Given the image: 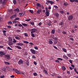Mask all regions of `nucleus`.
<instances>
[{
	"label": "nucleus",
	"mask_w": 78,
	"mask_h": 78,
	"mask_svg": "<svg viewBox=\"0 0 78 78\" xmlns=\"http://www.w3.org/2000/svg\"><path fill=\"white\" fill-rule=\"evenodd\" d=\"M30 31H31V33L33 34V33H35L36 31H37V30L36 29H31Z\"/></svg>",
	"instance_id": "1"
},
{
	"label": "nucleus",
	"mask_w": 78,
	"mask_h": 78,
	"mask_svg": "<svg viewBox=\"0 0 78 78\" xmlns=\"http://www.w3.org/2000/svg\"><path fill=\"white\" fill-rule=\"evenodd\" d=\"M19 65H21V64H23V60L22 59H20L18 62Z\"/></svg>",
	"instance_id": "2"
},
{
	"label": "nucleus",
	"mask_w": 78,
	"mask_h": 78,
	"mask_svg": "<svg viewBox=\"0 0 78 78\" xmlns=\"http://www.w3.org/2000/svg\"><path fill=\"white\" fill-rule=\"evenodd\" d=\"M6 55V53L4 52V51H0V56L1 57H2L3 55Z\"/></svg>",
	"instance_id": "3"
},
{
	"label": "nucleus",
	"mask_w": 78,
	"mask_h": 78,
	"mask_svg": "<svg viewBox=\"0 0 78 78\" xmlns=\"http://www.w3.org/2000/svg\"><path fill=\"white\" fill-rule=\"evenodd\" d=\"M4 58L7 59H10V55H5L4 56Z\"/></svg>",
	"instance_id": "4"
},
{
	"label": "nucleus",
	"mask_w": 78,
	"mask_h": 78,
	"mask_svg": "<svg viewBox=\"0 0 78 78\" xmlns=\"http://www.w3.org/2000/svg\"><path fill=\"white\" fill-rule=\"evenodd\" d=\"M13 70H15L16 73H17V74H20L21 73V72H20L19 71L17 70L16 69H13Z\"/></svg>",
	"instance_id": "5"
},
{
	"label": "nucleus",
	"mask_w": 78,
	"mask_h": 78,
	"mask_svg": "<svg viewBox=\"0 0 78 78\" xmlns=\"http://www.w3.org/2000/svg\"><path fill=\"white\" fill-rule=\"evenodd\" d=\"M73 16L70 15L68 16V20H72L73 19Z\"/></svg>",
	"instance_id": "6"
},
{
	"label": "nucleus",
	"mask_w": 78,
	"mask_h": 78,
	"mask_svg": "<svg viewBox=\"0 0 78 78\" xmlns=\"http://www.w3.org/2000/svg\"><path fill=\"white\" fill-rule=\"evenodd\" d=\"M47 2L49 3H50L51 5H52V4H54L55 3V2H54L48 0L47 1Z\"/></svg>",
	"instance_id": "7"
},
{
	"label": "nucleus",
	"mask_w": 78,
	"mask_h": 78,
	"mask_svg": "<svg viewBox=\"0 0 78 78\" xmlns=\"http://www.w3.org/2000/svg\"><path fill=\"white\" fill-rule=\"evenodd\" d=\"M17 17V15L16 14H15V15H13L10 18L11 19H12L14 18H16Z\"/></svg>",
	"instance_id": "8"
},
{
	"label": "nucleus",
	"mask_w": 78,
	"mask_h": 78,
	"mask_svg": "<svg viewBox=\"0 0 78 78\" xmlns=\"http://www.w3.org/2000/svg\"><path fill=\"white\" fill-rule=\"evenodd\" d=\"M30 51H31L32 53L33 54H36V51H34V50L32 49H31L30 50Z\"/></svg>",
	"instance_id": "9"
},
{
	"label": "nucleus",
	"mask_w": 78,
	"mask_h": 78,
	"mask_svg": "<svg viewBox=\"0 0 78 78\" xmlns=\"http://www.w3.org/2000/svg\"><path fill=\"white\" fill-rule=\"evenodd\" d=\"M36 6H37L38 7H39L40 8H41V7L42 6L41 5V4L39 3H37L36 4Z\"/></svg>",
	"instance_id": "10"
},
{
	"label": "nucleus",
	"mask_w": 78,
	"mask_h": 78,
	"mask_svg": "<svg viewBox=\"0 0 78 78\" xmlns=\"http://www.w3.org/2000/svg\"><path fill=\"white\" fill-rule=\"evenodd\" d=\"M17 45L19 46H23V43H17Z\"/></svg>",
	"instance_id": "11"
},
{
	"label": "nucleus",
	"mask_w": 78,
	"mask_h": 78,
	"mask_svg": "<svg viewBox=\"0 0 78 78\" xmlns=\"http://www.w3.org/2000/svg\"><path fill=\"white\" fill-rule=\"evenodd\" d=\"M63 57L65 59H68V57H67L66 55H63Z\"/></svg>",
	"instance_id": "12"
},
{
	"label": "nucleus",
	"mask_w": 78,
	"mask_h": 78,
	"mask_svg": "<svg viewBox=\"0 0 78 78\" xmlns=\"http://www.w3.org/2000/svg\"><path fill=\"white\" fill-rule=\"evenodd\" d=\"M43 72L44 73H45L46 75H48V72H47V71L46 70H43Z\"/></svg>",
	"instance_id": "13"
},
{
	"label": "nucleus",
	"mask_w": 78,
	"mask_h": 78,
	"mask_svg": "<svg viewBox=\"0 0 78 78\" xmlns=\"http://www.w3.org/2000/svg\"><path fill=\"white\" fill-rule=\"evenodd\" d=\"M14 11L16 12H19V9L18 8H17L16 9H15L14 10Z\"/></svg>",
	"instance_id": "14"
},
{
	"label": "nucleus",
	"mask_w": 78,
	"mask_h": 78,
	"mask_svg": "<svg viewBox=\"0 0 78 78\" xmlns=\"http://www.w3.org/2000/svg\"><path fill=\"white\" fill-rule=\"evenodd\" d=\"M29 23H30V24H31V25H34V22L30 21Z\"/></svg>",
	"instance_id": "15"
},
{
	"label": "nucleus",
	"mask_w": 78,
	"mask_h": 78,
	"mask_svg": "<svg viewBox=\"0 0 78 78\" xmlns=\"http://www.w3.org/2000/svg\"><path fill=\"white\" fill-rule=\"evenodd\" d=\"M8 44L9 45H13V43L12 42V41H9Z\"/></svg>",
	"instance_id": "16"
},
{
	"label": "nucleus",
	"mask_w": 78,
	"mask_h": 78,
	"mask_svg": "<svg viewBox=\"0 0 78 78\" xmlns=\"http://www.w3.org/2000/svg\"><path fill=\"white\" fill-rule=\"evenodd\" d=\"M66 67H65L64 66H62V70H66Z\"/></svg>",
	"instance_id": "17"
},
{
	"label": "nucleus",
	"mask_w": 78,
	"mask_h": 78,
	"mask_svg": "<svg viewBox=\"0 0 78 78\" xmlns=\"http://www.w3.org/2000/svg\"><path fill=\"white\" fill-rule=\"evenodd\" d=\"M55 16L56 17H59V14L58 13H56L55 14Z\"/></svg>",
	"instance_id": "18"
},
{
	"label": "nucleus",
	"mask_w": 78,
	"mask_h": 78,
	"mask_svg": "<svg viewBox=\"0 0 78 78\" xmlns=\"http://www.w3.org/2000/svg\"><path fill=\"white\" fill-rule=\"evenodd\" d=\"M4 62L6 65H7L8 66L10 64V63H9V62Z\"/></svg>",
	"instance_id": "19"
},
{
	"label": "nucleus",
	"mask_w": 78,
	"mask_h": 78,
	"mask_svg": "<svg viewBox=\"0 0 78 78\" xmlns=\"http://www.w3.org/2000/svg\"><path fill=\"white\" fill-rule=\"evenodd\" d=\"M58 40H55L54 41V45H55V44H56L58 43Z\"/></svg>",
	"instance_id": "20"
},
{
	"label": "nucleus",
	"mask_w": 78,
	"mask_h": 78,
	"mask_svg": "<svg viewBox=\"0 0 78 78\" xmlns=\"http://www.w3.org/2000/svg\"><path fill=\"white\" fill-rule=\"evenodd\" d=\"M23 55H24V56H27L28 55V52L27 51H26L23 54Z\"/></svg>",
	"instance_id": "21"
},
{
	"label": "nucleus",
	"mask_w": 78,
	"mask_h": 78,
	"mask_svg": "<svg viewBox=\"0 0 78 78\" xmlns=\"http://www.w3.org/2000/svg\"><path fill=\"white\" fill-rule=\"evenodd\" d=\"M6 0H4L2 2V4L3 5H5V4H6Z\"/></svg>",
	"instance_id": "22"
},
{
	"label": "nucleus",
	"mask_w": 78,
	"mask_h": 78,
	"mask_svg": "<svg viewBox=\"0 0 78 78\" xmlns=\"http://www.w3.org/2000/svg\"><path fill=\"white\" fill-rule=\"evenodd\" d=\"M48 42L50 44H53V41L51 40H49L48 41Z\"/></svg>",
	"instance_id": "23"
},
{
	"label": "nucleus",
	"mask_w": 78,
	"mask_h": 78,
	"mask_svg": "<svg viewBox=\"0 0 78 78\" xmlns=\"http://www.w3.org/2000/svg\"><path fill=\"white\" fill-rule=\"evenodd\" d=\"M9 41H12V38L9 37Z\"/></svg>",
	"instance_id": "24"
},
{
	"label": "nucleus",
	"mask_w": 78,
	"mask_h": 78,
	"mask_svg": "<svg viewBox=\"0 0 78 78\" xmlns=\"http://www.w3.org/2000/svg\"><path fill=\"white\" fill-rule=\"evenodd\" d=\"M16 48H17L18 49H22V48H21L20 46H17L16 47Z\"/></svg>",
	"instance_id": "25"
},
{
	"label": "nucleus",
	"mask_w": 78,
	"mask_h": 78,
	"mask_svg": "<svg viewBox=\"0 0 78 78\" xmlns=\"http://www.w3.org/2000/svg\"><path fill=\"white\" fill-rule=\"evenodd\" d=\"M69 4L67 3L64 2L63 4V5L64 6H67V5H68Z\"/></svg>",
	"instance_id": "26"
},
{
	"label": "nucleus",
	"mask_w": 78,
	"mask_h": 78,
	"mask_svg": "<svg viewBox=\"0 0 78 78\" xmlns=\"http://www.w3.org/2000/svg\"><path fill=\"white\" fill-rule=\"evenodd\" d=\"M15 38L16 39H18V40H20V38L19 37L17 36L15 37Z\"/></svg>",
	"instance_id": "27"
},
{
	"label": "nucleus",
	"mask_w": 78,
	"mask_h": 78,
	"mask_svg": "<svg viewBox=\"0 0 78 78\" xmlns=\"http://www.w3.org/2000/svg\"><path fill=\"white\" fill-rule=\"evenodd\" d=\"M45 14L47 16H49V14H48V12H45Z\"/></svg>",
	"instance_id": "28"
},
{
	"label": "nucleus",
	"mask_w": 78,
	"mask_h": 78,
	"mask_svg": "<svg viewBox=\"0 0 78 78\" xmlns=\"http://www.w3.org/2000/svg\"><path fill=\"white\" fill-rule=\"evenodd\" d=\"M54 76H55L57 78H58L59 76V75H58L57 74H56L54 75Z\"/></svg>",
	"instance_id": "29"
},
{
	"label": "nucleus",
	"mask_w": 78,
	"mask_h": 78,
	"mask_svg": "<svg viewBox=\"0 0 78 78\" xmlns=\"http://www.w3.org/2000/svg\"><path fill=\"white\" fill-rule=\"evenodd\" d=\"M62 50L63 51H64V52H67V50H66V49L65 48H62Z\"/></svg>",
	"instance_id": "30"
},
{
	"label": "nucleus",
	"mask_w": 78,
	"mask_h": 78,
	"mask_svg": "<svg viewBox=\"0 0 78 78\" xmlns=\"http://www.w3.org/2000/svg\"><path fill=\"white\" fill-rule=\"evenodd\" d=\"M51 32L52 33V34H55V30H51Z\"/></svg>",
	"instance_id": "31"
},
{
	"label": "nucleus",
	"mask_w": 78,
	"mask_h": 78,
	"mask_svg": "<svg viewBox=\"0 0 78 78\" xmlns=\"http://www.w3.org/2000/svg\"><path fill=\"white\" fill-rule=\"evenodd\" d=\"M13 3L15 5L17 3V2L16 0H13Z\"/></svg>",
	"instance_id": "32"
},
{
	"label": "nucleus",
	"mask_w": 78,
	"mask_h": 78,
	"mask_svg": "<svg viewBox=\"0 0 78 78\" xmlns=\"http://www.w3.org/2000/svg\"><path fill=\"white\" fill-rule=\"evenodd\" d=\"M22 25L24 27H27V24L25 23H23Z\"/></svg>",
	"instance_id": "33"
},
{
	"label": "nucleus",
	"mask_w": 78,
	"mask_h": 78,
	"mask_svg": "<svg viewBox=\"0 0 78 78\" xmlns=\"http://www.w3.org/2000/svg\"><path fill=\"white\" fill-rule=\"evenodd\" d=\"M33 75L34 76H36L37 75V74L36 73H33Z\"/></svg>",
	"instance_id": "34"
},
{
	"label": "nucleus",
	"mask_w": 78,
	"mask_h": 78,
	"mask_svg": "<svg viewBox=\"0 0 78 78\" xmlns=\"http://www.w3.org/2000/svg\"><path fill=\"white\" fill-rule=\"evenodd\" d=\"M8 24H10V25H12V21H10L8 22Z\"/></svg>",
	"instance_id": "35"
},
{
	"label": "nucleus",
	"mask_w": 78,
	"mask_h": 78,
	"mask_svg": "<svg viewBox=\"0 0 78 78\" xmlns=\"http://www.w3.org/2000/svg\"><path fill=\"white\" fill-rule=\"evenodd\" d=\"M52 38L53 39H54V40H55V41H57V40H58V38L55 37H52Z\"/></svg>",
	"instance_id": "36"
},
{
	"label": "nucleus",
	"mask_w": 78,
	"mask_h": 78,
	"mask_svg": "<svg viewBox=\"0 0 78 78\" xmlns=\"http://www.w3.org/2000/svg\"><path fill=\"white\" fill-rule=\"evenodd\" d=\"M37 14H41V12L39 11V9L37 11Z\"/></svg>",
	"instance_id": "37"
},
{
	"label": "nucleus",
	"mask_w": 78,
	"mask_h": 78,
	"mask_svg": "<svg viewBox=\"0 0 78 78\" xmlns=\"http://www.w3.org/2000/svg\"><path fill=\"white\" fill-rule=\"evenodd\" d=\"M20 19L19 18H18V17H16V18L14 20H19Z\"/></svg>",
	"instance_id": "38"
},
{
	"label": "nucleus",
	"mask_w": 78,
	"mask_h": 78,
	"mask_svg": "<svg viewBox=\"0 0 78 78\" xmlns=\"http://www.w3.org/2000/svg\"><path fill=\"white\" fill-rule=\"evenodd\" d=\"M57 31H58V33H61V30H60V29H59V28H58V29Z\"/></svg>",
	"instance_id": "39"
},
{
	"label": "nucleus",
	"mask_w": 78,
	"mask_h": 78,
	"mask_svg": "<svg viewBox=\"0 0 78 78\" xmlns=\"http://www.w3.org/2000/svg\"><path fill=\"white\" fill-rule=\"evenodd\" d=\"M74 71L75 72H76L77 74H78V72L77 71H76V68L74 69Z\"/></svg>",
	"instance_id": "40"
},
{
	"label": "nucleus",
	"mask_w": 78,
	"mask_h": 78,
	"mask_svg": "<svg viewBox=\"0 0 78 78\" xmlns=\"http://www.w3.org/2000/svg\"><path fill=\"white\" fill-rule=\"evenodd\" d=\"M8 49H9V50H12V49H11L9 47H8L7 48Z\"/></svg>",
	"instance_id": "41"
},
{
	"label": "nucleus",
	"mask_w": 78,
	"mask_h": 78,
	"mask_svg": "<svg viewBox=\"0 0 78 78\" xmlns=\"http://www.w3.org/2000/svg\"><path fill=\"white\" fill-rule=\"evenodd\" d=\"M29 12H31V13L32 14H33V11L32 10H30L29 11Z\"/></svg>",
	"instance_id": "42"
},
{
	"label": "nucleus",
	"mask_w": 78,
	"mask_h": 78,
	"mask_svg": "<svg viewBox=\"0 0 78 78\" xmlns=\"http://www.w3.org/2000/svg\"><path fill=\"white\" fill-rule=\"evenodd\" d=\"M26 64L27 66H29V62L28 61H26Z\"/></svg>",
	"instance_id": "43"
},
{
	"label": "nucleus",
	"mask_w": 78,
	"mask_h": 78,
	"mask_svg": "<svg viewBox=\"0 0 78 78\" xmlns=\"http://www.w3.org/2000/svg\"><path fill=\"white\" fill-rule=\"evenodd\" d=\"M3 22V19L2 18L0 17V22Z\"/></svg>",
	"instance_id": "44"
},
{
	"label": "nucleus",
	"mask_w": 78,
	"mask_h": 78,
	"mask_svg": "<svg viewBox=\"0 0 78 78\" xmlns=\"http://www.w3.org/2000/svg\"><path fill=\"white\" fill-rule=\"evenodd\" d=\"M16 31L17 33H20V30H19V29H17L16 30Z\"/></svg>",
	"instance_id": "45"
},
{
	"label": "nucleus",
	"mask_w": 78,
	"mask_h": 78,
	"mask_svg": "<svg viewBox=\"0 0 78 78\" xmlns=\"http://www.w3.org/2000/svg\"><path fill=\"white\" fill-rule=\"evenodd\" d=\"M62 33L63 34H67V33H66V32L64 31H63L62 32Z\"/></svg>",
	"instance_id": "46"
},
{
	"label": "nucleus",
	"mask_w": 78,
	"mask_h": 78,
	"mask_svg": "<svg viewBox=\"0 0 78 78\" xmlns=\"http://www.w3.org/2000/svg\"><path fill=\"white\" fill-rule=\"evenodd\" d=\"M13 43H16V40L15 39H13Z\"/></svg>",
	"instance_id": "47"
},
{
	"label": "nucleus",
	"mask_w": 78,
	"mask_h": 78,
	"mask_svg": "<svg viewBox=\"0 0 78 78\" xmlns=\"http://www.w3.org/2000/svg\"><path fill=\"white\" fill-rule=\"evenodd\" d=\"M55 61L56 62H57V63H60L59 61L58 60H55Z\"/></svg>",
	"instance_id": "48"
},
{
	"label": "nucleus",
	"mask_w": 78,
	"mask_h": 78,
	"mask_svg": "<svg viewBox=\"0 0 78 78\" xmlns=\"http://www.w3.org/2000/svg\"><path fill=\"white\" fill-rule=\"evenodd\" d=\"M24 35L25 36H26V37H28V34H27V33H25L24 34Z\"/></svg>",
	"instance_id": "49"
},
{
	"label": "nucleus",
	"mask_w": 78,
	"mask_h": 78,
	"mask_svg": "<svg viewBox=\"0 0 78 78\" xmlns=\"http://www.w3.org/2000/svg\"><path fill=\"white\" fill-rule=\"evenodd\" d=\"M57 59L58 60H61V61H62L63 59L61 58H57Z\"/></svg>",
	"instance_id": "50"
},
{
	"label": "nucleus",
	"mask_w": 78,
	"mask_h": 78,
	"mask_svg": "<svg viewBox=\"0 0 78 78\" xmlns=\"http://www.w3.org/2000/svg\"><path fill=\"white\" fill-rule=\"evenodd\" d=\"M31 36L32 37H35V36L34 35V34H31Z\"/></svg>",
	"instance_id": "51"
},
{
	"label": "nucleus",
	"mask_w": 78,
	"mask_h": 78,
	"mask_svg": "<svg viewBox=\"0 0 78 78\" xmlns=\"http://www.w3.org/2000/svg\"><path fill=\"white\" fill-rule=\"evenodd\" d=\"M63 24V23L62 22H61L59 23V25H61V26H62V25Z\"/></svg>",
	"instance_id": "52"
},
{
	"label": "nucleus",
	"mask_w": 78,
	"mask_h": 78,
	"mask_svg": "<svg viewBox=\"0 0 78 78\" xmlns=\"http://www.w3.org/2000/svg\"><path fill=\"white\" fill-rule=\"evenodd\" d=\"M53 47L55 48V49H56V50H58V48L57 47H56L55 46H53Z\"/></svg>",
	"instance_id": "53"
},
{
	"label": "nucleus",
	"mask_w": 78,
	"mask_h": 78,
	"mask_svg": "<svg viewBox=\"0 0 78 78\" xmlns=\"http://www.w3.org/2000/svg\"><path fill=\"white\" fill-rule=\"evenodd\" d=\"M30 20H31V19H29L26 20L25 21H26V22H29V21H30Z\"/></svg>",
	"instance_id": "54"
},
{
	"label": "nucleus",
	"mask_w": 78,
	"mask_h": 78,
	"mask_svg": "<svg viewBox=\"0 0 78 78\" xmlns=\"http://www.w3.org/2000/svg\"><path fill=\"white\" fill-rule=\"evenodd\" d=\"M60 13H61V14H64V11H60Z\"/></svg>",
	"instance_id": "55"
},
{
	"label": "nucleus",
	"mask_w": 78,
	"mask_h": 78,
	"mask_svg": "<svg viewBox=\"0 0 78 78\" xmlns=\"http://www.w3.org/2000/svg\"><path fill=\"white\" fill-rule=\"evenodd\" d=\"M24 43H26V44H29V42L27 41H24Z\"/></svg>",
	"instance_id": "56"
},
{
	"label": "nucleus",
	"mask_w": 78,
	"mask_h": 78,
	"mask_svg": "<svg viewBox=\"0 0 78 78\" xmlns=\"http://www.w3.org/2000/svg\"><path fill=\"white\" fill-rule=\"evenodd\" d=\"M18 25L19 27H23V26L20 24H18Z\"/></svg>",
	"instance_id": "57"
},
{
	"label": "nucleus",
	"mask_w": 78,
	"mask_h": 78,
	"mask_svg": "<svg viewBox=\"0 0 78 78\" xmlns=\"http://www.w3.org/2000/svg\"><path fill=\"white\" fill-rule=\"evenodd\" d=\"M67 55L68 57H71V54H67Z\"/></svg>",
	"instance_id": "58"
},
{
	"label": "nucleus",
	"mask_w": 78,
	"mask_h": 78,
	"mask_svg": "<svg viewBox=\"0 0 78 78\" xmlns=\"http://www.w3.org/2000/svg\"><path fill=\"white\" fill-rule=\"evenodd\" d=\"M45 9H46V12H48V8L47 7H46L45 8Z\"/></svg>",
	"instance_id": "59"
},
{
	"label": "nucleus",
	"mask_w": 78,
	"mask_h": 78,
	"mask_svg": "<svg viewBox=\"0 0 78 78\" xmlns=\"http://www.w3.org/2000/svg\"><path fill=\"white\" fill-rule=\"evenodd\" d=\"M1 78H5V76L3 75L2 76H0Z\"/></svg>",
	"instance_id": "60"
},
{
	"label": "nucleus",
	"mask_w": 78,
	"mask_h": 78,
	"mask_svg": "<svg viewBox=\"0 0 78 78\" xmlns=\"http://www.w3.org/2000/svg\"><path fill=\"white\" fill-rule=\"evenodd\" d=\"M70 2H71L72 3H73V2H74V0H70Z\"/></svg>",
	"instance_id": "61"
},
{
	"label": "nucleus",
	"mask_w": 78,
	"mask_h": 78,
	"mask_svg": "<svg viewBox=\"0 0 78 78\" xmlns=\"http://www.w3.org/2000/svg\"><path fill=\"white\" fill-rule=\"evenodd\" d=\"M34 64L35 65H37V63L35 62V61H34Z\"/></svg>",
	"instance_id": "62"
},
{
	"label": "nucleus",
	"mask_w": 78,
	"mask_h": 78,
	"mask_svg": "<svg viewBox=\"0 0 78 78\" xmlns=\"http://www.w3.org/2000/svg\"><path fill=\"white\" fill-rule=\"evenodd\" d=\"M54 22L55 23H56L57 22V21L56 20H54Z\"/></svg>",
	"instance_id": "63"
},
{
	"label": "nucleus",
	"mask_w": 78,
	"mask_h": 78,
	"mask_svg": "<svg viewBox=\"0 0 78 78\" xmlns=\"http://www.w3.org/2000/svg\"><path fill=\"white\" fill-rule=\"evenodd\" d=\"M48 25H49V26H51V24L50 23H48Z\"/></svg>",
	"instance_id": "64"
}]
</instances>
